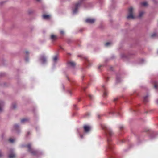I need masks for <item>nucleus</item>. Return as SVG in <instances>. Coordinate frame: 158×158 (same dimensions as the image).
<instances>
[{
    "label": "nucleus",
    "instance_id": "603ef678",
    "mask_svg": "<svg viewBox=\"0 0 158 158\" xmlns=\"http://www.w3.org/2000/svg\"><path fill=\"white\" fill-rule=\"evenodd\" d=\"M84 77V76L83 75L82 76V78L83 79Z\"/></svg>",
    "mask_w": 158,
    "mask_h": 158
},
{
    "label": "nucleus",
    "instance_id": "72a5a7b5",
    "mask_svg": "<svg viewBox=\"0 0 158 158\" xmlns=\"http://www.w3.org/2000/svg\"><path fill=\"white\" fill-rule=\"evenodd\" d=\"M103 95L104 96H106L107 95V92L106 91H105L103 93Z\"/></svg>",
    "mask_w": 158,
    "mask_h": 158
},
{
    "label": "nucleus",
    "instance_id": "2eb2a0df",
    "mask_svg": "<svg viewBox=\"0 0 158 158\" xmlns=\"http://www.w3.org/2000/svg\"><path fill=\"white\" fill-rule=\"evenodd\" d=\"M58 56L57 55H56V56H55L53 58V62L54 63H56L57 62V61L58 60Z\"/></svg>",
    "mask_w": 158,
    "mask_h": 158
},
{
    "label": "nucleus",
    "instance_id": "e433bc0d",
    "mask_svg": "<svg viewBox=\"0 0 158 158\" xmlns=\"http://www.w3.org/2000/svg\"><path fill=\"white\" fill-rule=\"evenodd\" d=\"M4 2H1V3H0V5H2V4L3 3H4Z\"/></svg>",
    "mask_w": 158,
    "mask_h": 158
},
{
    "label": "nucleus",
    "instance_id": "bb28decb",
    "mask_svg": "<svg viewBox=\"0 0 158 158\" xmlns=\"http://www.w3.org/2000/svg\"><path fill=\"white\" fill-rule=\"evenodd\" d=\"M120 78H116V82H120Z\"/></svg>",
    "mask_w": 158,
    "mask_h": 158
},
{
    "label": "nucleus",
    "instance_id": "4468645a",
    "mask_svg": "<svg viewBox=\"0 0 158 158\" xmlns=\"http://www.w3.org/2000/svg\"><path fill=\"white\" fill-rule=\"evenodd\" d=\"M4 104V102L3 101H1L0 102V112H2V107Z\"/></svg>",
    "mask_w": 158,
    "mask_h": 158
},
{
    "label": "nucleus",
    "instance_id": "7ed1b4c3",
    "mask_svg": "<svg viewBox=\"0 0 158 158\" xmlns=\"http://www.w3.org/2000/svg\"><path fill=\"white\" fill-rule=\"evenodd\" d=\"M128 13V15L127 16V18L128 19H135V16L133 15V9L132 7H131L129 9Z\"/></svg>",
    "mask_w": 158,
    "mask_h": 158
},
{
    "label": "nucleus",
    "instance_id": "2f4dec72",
    "mask_svg": "<svg viewBox=\"0 0 158 158\" xmlns=\"http://www.w3.org/2000/svg\"><path fill=\"white\" fill-rule=\"evenodd\" d=\"M60 33L61 35H63L64 33V31H60Z\"/></svg>",
    "mask_w": 158,
    "mask_h": 158
},
{
    "label": "nucleus",
    "instance_id": "f257e3e1",
    "mask_svg": "<svg viewBox=\"0 0 158 158\" xmlns=\"http://www.w3.org/2000/svg\"><path fill=\"white\" fill-rule=\"evenodd\" d=\"M22 147H27V151L33 155L38 156L43 154L42 152L37 150H34L31 147V143H29L27 145H22Z\"/></svg>",
    "mask_w": 158,
    "mask_h": 158
},
{
    "label": "nucleus",
    "instance_id": "ddd939ff",
    "mask_svg": "<svg viewBox=\"0 0 158 158\" xmlns=\"http://www.w3.org/2000/svg\"><path fill=\"white\" fill-rule=\"evenodd\" d=\"M57 38V36L54 35H52L50 37V39L52 41H55Z\"/></svg>",
    "mask_w": 158,
    "mask_h": 158
},
{
    "label": "nucleus",
    "instance_id": "9b49d317",
    "mask_svg": "<svg viewBox=\"0 0 158 158\" xmlns=\"http://www.w3.org/2000/svg\"><path fill=\"white\" fill-rule=\"evenodd\" d=\"M29 121V119L28 118H24L22 119L21 121V122L23 124H24L26 122H27Z\"/></svg>",
    "mask_w": 158,
    "mask_h": 158
},
{
    "label": "nucleus",
    "instance_id": "b1692460",
    "mask_svg": "<svg viewBox=\"0 0 158 158\" xmlns=\"http://www.w3.org/2000/svg\"><path fill=\"white\" fill-rule=\"evenodd\" d=\"M9 141L10 143H13L14 142L15 140L13 139L10 138L9 139Z\"/></svg>",
    "mask_w": 158,
    "mask_h": 158
},
{
    "label": "nucleus",
    "instance_id": "0eeeda50",
    "mask_svg": "<svg viewBox=\"0 0 158 158\" xmlns=\"http://www.w3.org/2000/svg\"><path fill=\"white\" fill-rule=\"evenodd\" d=\"M76 65L75 62L72 61H69L67 63V65L68 67H71L73 68H74Z\"/></svg>",
    "mask_w": 158,
    "mask_h": 158
},
{
    "label": "nucleus",
    "instance_id": "37998d69",
    "mask_svg": "<svg viewBox=\"0 0 158 158\" xmlns=\"http://www.w3.org/2000/svg\"><path fill=\"white\" fill-rule=\"evenodd\" d=\"M62 88H63V89L64 90V85H62Z\"/></svg>",
    "mask_w": 158,
    "mask_h": 158
},
{
    "label": "nucleus",
    "instance_id": "a19ab883",
    "mask_svg": "<svg viewBox=\"0 0 158 158\" xmlns=\"http://www.w3.org/2000/svg\"><path fill=\"white\" fill-rule=\"evenodd\" d=\"M123 128V127L122 126H121V127H120V129H122Z\"/></svg>",
    "mask_w": 158,
    "mask_h": 158
},
{
    "label": "nucleus",
    "instance_id": "1a4fd4ad",
    "mask_svg": "<svg viewBox=\"0 0 158 158\" xmlns=\"http://www.w3.org/2000/svg\"><path fill=\"white\" fill-rule=\"evenodd\" d=\"M10 152L11 153L8 156L9 158H14L15 157V154L14 152V151L13 149H11Z\"/></svg>",
    "mask_w": 158,
    "mask_h": 158
},
{
    "label": "nucleus",
    "instance_id": "09e8293b",
    "mask_svg": "<svg viewBox=\"0 0 158 158\" xmlns=\"http://www.w3.org/2000/svg\"><path fill=\"white\" fill-rule=\"evenodd\" d=\"M109 148H110V149L111 148V147L110 145L109 146Z\"/></svg>",
    "mask_w": 158,
    "mask_h": 158
},
{
    "label": "nucleus",
    "instance_id": "cd10ccee",
    "mask_svg": "<svg viewBox=\"0 0 158 158\" xmlns=\"http://www.w3.org/2000/svg\"><path fill=\"white\" fill-rule=\"evenodd\" d=\"M5 75L4 73H0V77H2L4 76Z\"/></svg>",
    "mask_w": 158,
    "mask_h": 158
},
{
    "label": "nucleus",
    "instance_id": "39448f33",
    "mask_svg": "<svg viewBox=\"0 0 158 158\" xmlns=\"http://www.w3.org/2000/svg\"><path fill=\"white\" fill-rule=\"evenodd\" d=\"M83 128L84 131L85 133H89L91 129V126L86 125H84Z\"/></svg>",
    "mask_w": 158,
    "mask_h": 158
},
{
    "label": "nucleus",
    "instance_id": "c03bdc74",
    "mask_svg": "<svg viewBox=\"0 0 158 158\" xmlns=\"http://www.w3.org/2000/svg\"><path fill=\"white\" fill-rule=\"evenodd\" d=\"M117 99H118L117 98H114V101H115L117 100Z\"/></svg>",
    "mask_w": 158,
    "mask_h": 158
},
{
    "label": "nucleus",
    "instance_id": "de8ad7c7",
    "mask_svg": "<svg viewBox=\"0 0 158 158\" xmlns=\"http://www.w3.org/2000/svg\"><path fill=\"white\" fill-rule=\"evenodd\" d=\"M29 134H30V132H27V135H29Z\"/></svg>",
    "mask_w": 158,
    "mask_h": 158
},
{
    "label": "nucleus",
    "instance_id": "4c0bfd02",
    "mask_svg": "<svg viewBox=\"0 0 158 158\" xmlns=\"http://www.w3.org/2000/svg\"><path fill=\"white\" fill-rule=\"evenodd\" d=\"M68 91L71 95V92L70 90H68Z\"/></svg>",
    "mask_w": 158,
    "mask_h": 158
},
{
    "label": "nucleus",
    "instance_id": "49530a36",
    "mask_svg": "<svg viewBox=\"0 0 158 158\" xmlns=\"http://www.w3.org/2000/svg\"><path fill=\"white\" fill-rule=\"evenodd\" d=\"M156 103L158 104V99H157L156 101Z\"/></svg>",
    "mask_w": 158,
    "mask_h": 158
},
{
    "label": "nucleus",
    "instance_id": "c756f323",
    "mask_svg": "<svg viewBox=\"0 0 158 158\" xmlns=\"http://www.w3.org/2000/svg\"><path fill=\"white\" fill-rule=\"evenodd\" d=\"M85 115H86V117H89V116H90V113H87V114H86Z\"/></svg>",
    "mask_w": 158,
    "mask_h": 158
},
{
    "label": "nucleus",
    "instance_id": "a878e982",
    "mask_svg": "<svg viewBox=\"0 0 158 158\" xmlns=\"http://www.w3.org/2000/svg\"><path fill=\"white\" fill-rule=\"evenodd\" d=\"M153 2L155 4H157L158 3V0H152Z\"/></svg>",
    "mask_w": 158,
    "mask_h": 158
},
{
    "label": "nucleus",
    "instance_id": "8fccbe9b",
    "mask_svg": "<svg viewBox=\"0 0 158 158\" xmlns=\"http://www.w3.org/2000/svg\"><path fill=\"white\" fill-rule=\"evenodd\" d=\"M141 60L142 61V62H143L144 61V60L143 59H142Z\"/></svg>",
    "mask_w": 158,
    "mask_h": 158
},
{
    "label": "nucleus",
    "instance_id": "412c9836",
    "mask_svg": "<svg viewBox=\"0 0 158 158\" xmlns=\"http://www.w3.org/2000/svg\"><path fill=\"white\" fill-rule=\"evenodd\" d=\"M12 108L13 109H15L16 108V105L15 103L12 104L11 106Z\"/></svg>",
    "mask_w": 158,
    "mask_h": 158
},
{
    "label": "nucleus",
    "instance_id": "aec40b11",
    "mask_svg": "<svg viewBox=\"0 0 158 158\" xmlns=\"http://www.w3.org/2000/svg\"><path fill=\"white\" fill-rule=\"evenodd\" d=\"M156 33H153L151 35L150 37L152 38H154V37H156Z\"/></svg>",
    "mask_w": 158,
    "mask_h": 158
},
{
    "label": "nucleus",
    "instance_id": "c85d7f7f",
    "mask_svg": "<svg viewBox=\"0 0 158 158\" xmlns=\"http://www.w3.org/2000/svg\"><path fill=\"white\" fill-rule=\"evenodd\" d=\"M29 58L28 57H26V58H25V60L26 62H28V61Z\"/></svg>",
    "mask_w": 158,
    "mask_h": 158
},
{
    "label": "nucleus",
    "instance_id": "a18cd8bd",
    "mask_svg": "<svg viewBox=\"0 0 158 158\" xmlns=\"http://www.w3.org/2000/svg\"><path fill=\"white\" fill-rule=\"evenodd\" d=\"M102 2H102V1H100L99 0V3H102Z\"/></svg>",
    "mask_w": 158,
    "mask_h": 158
},
{
    "label": "nucleus",
    "instance_id": "20e7f679",
    "mask_svg": "<svg viewBox=\"0 0 158 158\" xmlns=\"http://www.w3.org/2000/svg\"><path fill=\"white\" fill-rule=\"evenodd\" d=\"M39 61L42 64H45L47 62V57L44 55H41L39 59Z\"/></svg>",
    "mask_w": 158,
    "mask_h": 158
},
{
    "label": "nucleus",
    "instance_id": "5701e85b",
    "mask_svg": "<svg viewBox=\"0 0 158 158\" xmlns=\"http://www.w3.org/2000/svg\"><path fill=\"white\" fill-rule=\"evenodd\" d=\"M111 44V43L110 42H108L106 43L105 44V45L106 46L108 47Z\"/></svg>",
    "mask_w": 158,
    "mask_h": 158
},
{
    "label": "nucleus",
    "instance_id": "f8f14e48",
    "mask_svg": "<svg viewBox=\"0 0 158 158\" xmlns=\"http://www.w3.org/2000/svg\"><path fill=\"white\" fill-rule=\"evenodd\" d=\"M149 96V95L147 94L143 97V102L144 103H146L148 102V98Z\"/></svg>",
    "mask_w": 158,
    "mask_h": 158
},
{
    "label": "nucleus",
    "instance_id": "6ab92c4d",
    "mask_svg": "<svg viewBox=\"0 0 158 158\" xmlns=\"http://www.w3.org/2000/svg\"><path fill=\"white\" fill-rule=\"evenodd\" d=\"M34 10L32 9H29L28 10V13L29 14H31L33 13Z\"/></svg>",
    "mask_w": 158,
    "mask_h": 158
},
{
    "label": "nucleus",
    "instance_id": "4be33fe9",
    "mask_svg": "<svg viewBox=\"0 0 158 158\" xmlns=\"http://www.w3.org/2000/svg\"><path fill=\"white\" fill-rule=\"evenodd\" d=\"M72 41V40L70 39H68L67 40V42L68 44H70Z\"/></svg>",
    "mask_w": 158,
    "mask_h": 158
},
{
    "label": "nucleus",
    "instance_id": "423d86ee",
    "mask_svg": "<svg viewBox=\"0 0 158 158\" xmlns=\"http://www.w3.org/2000/svg\"><path fill=\"white\" fill-rule=\"evenodd\" d=\"M12 130L15 131L17 133H19L20 132L19 126L18 124H15L13 126Z\"/></svg>",
    "mask_w": 158,
    "mask_h": 158
},
{
    "label": "nucleus",
    "instance_id": "7c9ffc66",
    "mask_svg": "<svg viewBox=\"0 0 158 158\" xmlns=\"http://www.w3.org/2000/svg\"><path fill=\"white\" fill-rule=\"evenodd\" d=\"M80 136L81 139H83V135H82L80 134Z\"/></svg>",
    "mask_w": 158,
    "mask_h": 158
},
{
    "label": "nucleus",
    "instance_id": "f704fd0d",
    "mask_svg": "<svg viewBox=\"0 0 158 158\" xmlns=\"http://www.w3.org/2000/svg\"><path fill=\"white\" fill-rule=\"evenodd\" d=\"M26 53L27 55H28L29 54V52L28 51H26Z\"/></svg>",
    "mask_w": 158,
    "mask_h": 158
},
{
    "label": "nucleus",
    "instance_id": "393cba45",
    "mask_svg": "<svg viewBox=\"0 0 158 158\" xmlns=\"http://www.w3.org/2000/svg\"><path fill=\"white\" fill-rule=\"evenodd\" d=\"M73 108L75 110H78V108L77 107V106L76 105L74 104L73 105Z\"/></svg>",
    "mask_w": 158,
    "mask_h": 158
},
{
    "label": "nucleus",
    "instance_id": "ea45409f",
    "mask_svg": "<svg viewBox=\"0 0 158 158\" xmlns=\"http://www.w3.org/2000/svg\"><path fill=\"white\" fill-rule=\"evenodd\" d=\"M86 88V87H83L82 88V89H83V90H85V88Z\"/></svg>",
    "mask_w": 158,
    "mask_h": 158
},
{
    "label": "nucleus",
    "instance_id": "6e6552de",
    "mask_svg": "<svg viewBox=\"0 0 158 158\" xmlns=\"http://www.w3.org/2000/svg\"><path fill=\"white\" fill-rule=\"evenodd\" d=\"M95 21V19H94L87 18L86 19L85 22L86 23L90 24L93 23Z\"/></svg>",
    "mask_w": 158,
    "mask_h": 158
},
{
    "label": "nucleus",
    "instance_id": "473e14b6",
    "mask_svg": "<svg viewBox=\"0 0 158 158\" xmlns=\"http://www.w3.org/2000/svg\"><path fill=\"white\" fill-rule=\"evenodd\" d=\"M154 87L155 88L157 89L158 87V85L157 84H155L154 85Z\"/></svg>",
    "mask_w": 158,
    "mask_h": 158
},
{
    "label": "nucleus",
    "instance_id": "3c124183",
    "mask_svg": "<svg viewBox=\"0 0 158 158\" xmlns=\"http://www.w3.org/2000/svg\"><path fill=\"white\" fill-rule=\"evenodd\" d=\"M89 96L90 98V99H91V96L90 95H89Z\"/></svg>",
    "mask_w": 158,
    "mask_h": 158
},
{
    "label": "nucleus",
    "instance_id": "dca6fc26",
    "mask_svg": "<svg viewBox=\"0 0 158 158\" xmlns=\"http://www.w3.org/2000/svg\"><path fill=\"white\" fill-rule=\"evenodd\" d=\"M142 5L144 7H147L148 6V3L147 1H144L141 3Z\"/></svg>",
    "mask_w": 158,
    "mask_h": 158
},
{
    "label": "nucleus",
    "instance_id": "58836bf2",
    "mask_svg": "<svg viewBox=\"0 0 158 158\" xmlns=\"http://www.w3.org/2000/svg\"><path fill=\"white\" fill-rule=\"evenodd\" d=\"M82 31V29H81L79 30V32H81Z\"/></svg>",
    "mask_w": 158,
    "mask_h": 158
},
{
    "label": "nucleus",
    "instance_id": "c9c22d12",
    "mask_svg": "<svg viewBox=\"0 0 158 158\" xmlns=\"http://www.w3.org/2000/svg\"><path fill=\"white\" fill-rule=\"evenodd\" d=\"M2 154L1 151H0V157H2Z\"/></svg>",
    "mask_w": 158,
    "mask_h": 158
},
{
    "label": "nucleus",
    "instance_id": "f03ea898",
    "mask_svg": "<svg viewBox=\"0 0 158 158\" xmlns=\"http://www.w3.org/2000/svg\"><path fill=\"white\" fill-rule=\"evenodd\" d=\"M102 129L106 131V134L107 137V141L109 143L110 141V138L113 135L114 133L110 128L102 126Z\"/></svg>",
    "mask_w": 158,
    "mask_h": 158
},
{
    "label": "nucleus",
    "instance_id": "9d476101",
    "mask_svg": "<svg viewBox=\"0 0 158 158\" xmlns=\"http://www.w3.org/2000/svg\"><path fill=\"white\" fill-rule=\"evenodd\" d=\"M84 60L85 64L88 67L90 66V64L88 58L86 57H85L84 58Z\"/></svg>",
    "mask_w": 158,
    "mask_h": 158
},
{
    "label": "nucleus",
    "instance_id": "a211bd4d",
    "mask_svg": "<svg viewBox=\"0 0 158 158\" xmlns=\"http://www.w3.org/2000/svg\"><path fill=\"white\" fill-rule=\"evenodd\" d=\"M43 18L44 19H48L49 18V15H43Z\"/></svg>",
    "mask_w": 158,
    "mask_h": 158
},
{
    "label": "nucleus",
    "instance_id": "f3484780",
    "mask_svg": "<svg viewBox=\"0 0 158 158\" xmlns=\"http://www.w3.org/2000/svg\"><path fill=\"white\" fill-rule=\"evenodd\" d=\"M144 14V12L143 11H140L139 13V14L138 16V17L139 18H141L143 15Z\"/></svg>",
    "mask_w": 158,
    "mask_h": 158
},
{
    "label": "nucleus",
    "instance_id": "79ce46f5",
    "mask_svg": "<svg viewBox=\"0 0 158 158\" xmlns=\"http://www.w3.org/2000/svg\"><path fill=\"white\" fill-rule=\"evenodd\" d=\"M60 49H62V50H64V49H63V48L62 47H60Z\"/></svg>",
    "mask_w": 158,
    "mask_h": 158
}]
</instances>
